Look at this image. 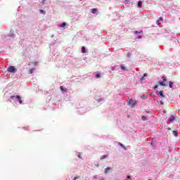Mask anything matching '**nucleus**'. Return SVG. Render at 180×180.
I'll list each match as a JSON object with an SVG mask.
<instances>
[{
  "mask_svg": "<svg viewBox=\"0 0 180 180\" xmlns=\"http://www.w3.org/2000/svg\"><path fill=\"white\" fill-rule=\"evenodd\" d=\"M138 8H141L143 6V1H139L137 4Z\"/></svg>",
  "mask_w": 180,
  "mask_h": 180,
  "instance_id": "nucleus-8",
  "label": "nucleus"
},
{
  "mask_svg": "<svg viewBox=\"0 0 180 180\" xmlns=\"http://www.w3.org/2000/svg\"><path fill=\"white\" fill-rule=\"evenodd\" d=\"M169 122H174L175 120V115H171V117L169 118Z\"/></svg>",
  "mask_w": 180,
  "mask_h": 180,
  "instance_id": "nucleus-6",
  "label": "nucleus"
},
{
  "mask_svg": "<svg viewBox=\"0 0 180 180\" xmlns=\"http://www.w3.org/2000/svg\"><path fill=\"white\" fill-rule=\"evenodd\" d=\"M16 68H15V66H10L8 68V72H16Z\"/></svg>",
  "mask_w": 180,
  "mask_h": 180,
  "instance_id": "nucleus-4",
  "label": "nucleus"
},
{
  "mask_svg": "<svg viewBox=\"0 0 180 180\" xmlns=\"http://www.w3.org/2000/svg\"><path fill=\"white\" fill-rule=\"evenodd\" d=\"M173 134L175 136H178V132L176 131H173Z\"/></svg>",
  "mask_w": 180,
  "mask_h": 180,
  "instance_id": "nucleus-18",
  "label": "nucleus"
},
{
  "mask_svg": "<svg viewBox=\"0 0 180 180\" xmlns=\"http://www.w3.org/2000/svg\"><path fill=\"white\" fill-rule=\"evenodd\" d=\"M75 179H78V177L77 176L75 177L74 180H75Z\"/></svg>",
  "mask_w": 180,
  "mask_h": 180,
  "instance_id": "nucleus-32",
  "label": "nucleus"
},
{
  "mask_svg": "<svg viewBox=\"0 0 180 180\" xmlns=\"http://www.w3.org/2000/svg\"><path fill=\"white\" fill-rule=\"evenodd\" d=\"M139 39H141V36H139Z\"/></svg>",
  "mask_w": 180,
  "mask_h": 180,
  "instance_id": "nucleus-34",
  "label": "nucleus"
},
{
  "mask_svg": "<svg viewBox=\"0 0 180 180\" xmlns=\"http://www.w3.org/2000/svg\"><path fill=\"white\" fill-rule=\"evenodd\" d=\"M96 12H98V8H91V13L95 14V13H96Z\"/></svg>",
  "mask_w": 180,
  "mask_h": 180,
  "instance_id": "nucleus-7",
  "label": "nucleus"
},
{
  "mask_svg": "<svg viewBox=\"0 0 180 180\" xmlns=\"http://www.w3.org/2000/svg\"><path fill=\"white\" fill-rule=\"evenodd\" d=\"M121 69H122V70H126V67H124V66H121Z\"/></svg>",
  "mask_w": 180,
  "mask_h": 180,
  "instance_id": "nucleus-22",
  "label": "nucleus"
},
{
  "mask_svg": "<svg viewBox=\"0 0 180 180\" xmlns=\"http://www.w3.org/2000/svg\"><path fill=\"white\" fill-rule=\"evenodd\" d=\"M65 26H67V24L65 22H63L61 25H60V27H65Z\"/></svg>",
  "mask_w": 180,
  "mask_h": 180,
  "instance_id": "nucleus-14",
  "label": "nucleus"
},
{
  "mask_svg": "<svg viewBox=\"0 0 180 180\" xmlns=\"http://www.w3.org/2000/svg\"><path fill=\"white\" fill-rule=\"evenodd\" d=\"M143 77H147V73H145V74L143 75Z\"/></svg>",
  "mask_w": 180,
  "mask_h": 180,
  "instance_id": "nucleus-29",
  "label": "nucleus"
},
{
  "mask_svg": "<svg viewBox=\"0 0 180 180\" xmlns=\"http://www.w3.org/2000/svg\"><path fill=\"white\" fill-rule=\"evenodd\" d=\"M174 85V83L172 82H169V86L170 88H172V86Z\"/></svg>",
  "mask_w": 180,
  "mask_h": 180,
  "instance_id": "nucleus-15",
  "label": "nucleus"
},
{
  "mask_svg": "<svg viewBox=\"0 0 180 180\" xmlns=\"http://www.w3.org/2000/svg\"><path fill=\"white\" fill-rule=\"evenodd\" d=\"M134 33H135V34H137V33H139L138 31H134Z\"/></svg>",
  "mask_w": 180,
  "mask_h": 180,
  "instance_id": "nucleus-27",
  "label": "nucleus"
},
{
  "mask_svg": "<svg viewBox=\"0 0 180 180\" xmlns=\"http://www.w3.org/2000/svg\"><path fill=\"white\" fill-rule=\"evenodd\" d=\"M41 13H46V11H44V10H40Z\"/></svg>",
  "mask_w": 180,
  "mask_h": 180,
  "instance_id": "nucleus-21",
  "label": "nucleus"
},
{
  "mask_svg": "<svg viewBox=\"0 0 180 180\" xmlns=\"http://www.w3.org/2000/svg\"><path fill=\"white\" fill-rule=\"evenodd\" d=\"M60 91H62V92H67V89H64V87H63V86H60Z\"/></svg>",
  "mask_w": 180,
  "mask_h": 180,
  "instance_id": "nucleus-11",
  "label": "nucleus"
},
{
  "mask_svg": "<svg viewBox=\"0 0 180 180\" xmlns=\"http://www.w3.org/2000/svg\"><path fill=\"white\" fill-rule=\"evenodd\" d=\"M96 78H101V74L97 73L96 75Z\"/></svg>",
  "mask_w": 180,
  "mask_h": 180,
  "instance_id": "nucleus-16",
  "label": "nucleus"
},
{
  "mask_svg": "<svg viewBox=\"0 0 180 180\" xmlns=\"http://www.w3.org/2000/svg\"><path fill=\"white\" fill-rule=\"evenodd\" d=\"M105 158H108V155H102V156L101 157V161H102L103 160H105Z\"/></svg>",
  "mask_w": 180,
  "mask_h": 180,
  "instance_id": "nucleus-13",
  "label": "nucleus"
},
{
  "mask_svg": "<svg viewBox=\"0 0 180 180\" xmlns=\"http://www.w3.org/2000/svg\"><path fill=\"white\" fill-rule=\"evenodd\" d=\"M15 98H16V99H18L19 103H20V104L22 103V101L21 98H20V96H16Z\"/></svg>",
  "mask_w": 180,
  "mask_h": 180,
  "instance_id": "nucleus-10",
  "label": "nucleus"
},
{
  "mask_svg": "<svg viewBox=\"0 0 180 180\" xmlns=\"http://www.w3.org/2000/svg\"><path fill=\"white\" fill-rule=\"evenodd\" d=\"M160 105H163V104H164V102H162V101H160Z\"/></svg>",
  "mask_w": 180,
  "mask_h": 180,
  "instance_id": "nucleus-24",
  "label": "nucleus"
},
{
  "mask_svg": "<svg viewBox=\"0 0 180 180\" xmlns=\"http://www.w3.org/2000/svg\"><path fill=\"white\" fill-rule=\"evenodd\" d=\"M157 95H159L160 98H162L163 99H167V96L164 94V91H160L157 93Z\"/></svg>",
  "mask_w": 180,
  "mask_h": 180,
  "instance_id": "nucleus-2",
  "label": "nucleus"
},
{
  "mask_svg": "<svg viewBox=\"0 0 180 180\" xmlns=\"http://www.w3.org/2000/svg\"><path fill=\"white\" fill-rule=\"evenodd\" d=\"M15 98V96H11V99H13Z\"/></svg>",
  "mask_w": 180,
  "mask_h": 180,
  "instance_id": "nucleus-30",
  "label": "nucleus"
},
{
  "mask_svg": "<svg viewBox=\"0 0 180 180\" xmlns=\"http://www.w3.org/2000/svg\"><path fill=\"white\" fill-rule=\"evenodd\" d=\"M142 120H146V116H142Z\"/></svg>",
  "mask_w": 180,
  "mask_h": 180,
  "instance_id": "nucleus-20",
  "label": "nucleus"
},
{
  "mask_svg": "<svg viewBox=\"0 0 180 180\" xmlns=\"http://www.w3.org/2000/svg\"><path fill=\"white\" fill-rule=\"evenodd\" d=\"M82 53H86V50L85 49V46L82 47Z\"/></svg>",
  "mask_w": 180,
  "mask_h": 180,
  "instance_id": "nucleus-12",
  "label": "nucleus"
},
{
  "mask_svg": "<svg viewBox=\"0 0 180 180\" xmlns=\"http://www.w3.org/2000/svg\"><path fill=\"white\" fill-rule=\"evenodd\" d=\"M143 80H144V77L143 76L141 78V81H143Z\"/></svg>",
  "mask_w": 180,
  "mask_h": 180,
  "instance_id": "nucleus-26",
  "label": "nucleus"
},
{
  "mask_svg": "<svg viewBox=\"0 0 180 180\" xmlns=\"http://www.w3.org/2000/svg\"><path fill=\"white\" fill-rule=\"evenodd\" d=\"M120 146L121 147H122L123 148H124V150H126V147H124V146L123 144L120 143Z\"/></svg>",
  "mask_w": 180,
  "mask_h": 180,
  "instance_id": "nucleus-19",
  "label": "nucleus"
},
{
  "mask_svg": "<svg viewBox=\"0 0 180 180\" xmlns=\"http://www.w3.org/2000/svg\"><path fill=\"white\" fill-rule=\"evenodd\" d=\"M157 88H158V85H155V86H154V89H157Z\"/></svg>",
  "mask_w": 180,
  "mask_h": 180,
  "instance_id": "nucleus-23",
  "label": "nucleus"
},
{
  "mask_svg": "<svg viewBox=\"0 0 180 180\" xmlns=\"http://www.w3.org/2000/svg\"><path fill=\"white\" fill-rule=\"evenodd\" d=\"M75 179H78V177L77 176L75 177L74 180H75Z\"/></svg>",
  "mask_w": 180,
  "mask_h": 180,
  "instance_id": "nucleus-31",
  "label": "nucleus"
},
{
  "mask_svg": "<svg viewBox=\"0 0 180 180\" xmlns=\"http://www.w3.org/2000/svg\"><path fill=\"white\" fill-rule=\"evenodd\" d=\"M162 82H159V85L160 86H167V78L165 77H162Z\"/></svg>",
  "mask_w": 180,
  "mask_h": 180,
  "instance_id": "nucleus-1",
  "label": "nucleus"
},
{
  "mask_svg": "<svg viewBox=\"0 0 180 180\" xmlns=\"http://www.w3.org/2000/svg\"><path fill=\"white\" fill-rule=\"evenodd\" d=\"M162 20H163L162 17L159 18V19L157 20V21H156L157 25H161V23L160 22H162Z\"/></svg>",
  "mask_w": 180,
  "mask_h": 180,
  "instance_id": "nucleus-5",
  "label": "nucleus"
},
{
  "mask_svg": "<svg viewBox=\"0 0 180 180\" xmlns=\"http://www.w3.org/2000/svg\"><path fill=\"white\" fill-rule=\"evenodd\" d=\"M46 0H42V2H43V4H44V1H45Z\"/></svg>",
  "mask_w": 180,
  "mask_h": 180,
  "instance_id": "nucleus-33",
  "label": "nucleus"
},
{
  "mask_svg": "<svg viewBox=\"0 0 180 180\" xmlns=\"http://www.w3.org/2000/svg\"><path fill=\"white\" fill-rule=\"evenodd\" d=\"M137 103L136 102V101L131 99L129 101V105H131V108H134L136 106V104Z\"/></svg>",
  "mask_w": 180,
  "mask_h": 180,
  "instance_id": "nucleus-3",
  "label": "nucleus"
},
{
  "mask_svg": "<svg viewBox=\"0 0 180 180\" xmlns=\"http://www.w3.org/2000/svg\"><path fill=\"white\" fill-rule=\"evenodd\" d=\"M110 169H112V168H110L109 167H106L105 169L104 173L108 174V172H109V171H110Z\"/></svg>",
  "mask_w": 180,
  "mask_h": 180,
  "instance_id": "nucleus-9",
  "label": "nucleus"
},
{
  "mask_svg": "<svg viewBox=\"0 0 180 180\" xmlns=\"http://www.w3.org/2000/svg\"><path fill=\"white\" fill-rule=\"evenodd\" d=\"M130 178H131L130 176H127V179H128V180L130 179Z\"/></svg>",
  "mask_w": 180,
  "mask_h": 180,
  "instance_id": "nucleus-25",
  "label": "nucleus"
},
{
  "mask_svg": "<svg viewBox=\"0 0 180 180\" xmlns=\"http://www.w3.org/2000/svg\"><path fill=\"white\" fill-rule=\"evenodd\" d=\"M78 157H79V158H82L81 154H79V155H78Z\"/></svg>",
  "mask_w": 180,
  "mask_h": 180,
  "instance_id": "nucleus-28",
  "label": "nucleus"
},
{
  "mask_svg": "<svg viewBox=\"0 0 180 180\" xmlns=\"http://www.w3.org/2000/svg\"><path fill=\"white\" fill-rule=\"evenodd\" d=\"M33 71H34V68L30 70V74H33Z\"/></svg>",
  "mask_w": 180,
  "mask_h": 180,
  "instance_id": "nucleus-17",
  "label": "nucleus"
}]
</instances>
